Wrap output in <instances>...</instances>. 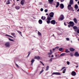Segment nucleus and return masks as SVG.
<instances>
[{"mask_svg":"<svg viewBox=\"0 0 79 79\" xmlns=\"http://www.w3.org/2000/svg\"><path fill=\"white\" fill-rule=\"evenodd\" d=\"M42 4V2H40L39 3V5H41Z\"/></svg>","mask_w":79,"mask_h":79,"instance_id":"c03bdc74","label":"nucleus"},{"mask_svg":"<svg viewBox=\"0 0 79 79\" xmlns=\"http://www.w3.org/2000/svg\"><path fill=\"white\" fill-rule=\"evenodd\" d=\"M43 65V66H44V64H43V63H42Z\"/></svg>","mask_w":79,"mask_h":79,"instance_id":"052dcab7","label":"nucleus"},{"mask_svg":"<svg viewBox=\"0 0 79 79\" xmlns=\"http://www.w3.org/2000/svg\"><path fill=\"white\" fill-rule=\"evenodd\" d=\"M64 19V16L63 15H61L60 17L58 19L59 21H62Z\"/></svg>","mask_w":79,"mask_h":79,"instance_id":"7ed1b4c3","label":"nucleus"},{"mask_svg":"<svg viewBox=\"0 0 79 79\" xmlns=\"http://www.w3.org/2000/svg\"><path fill=\"white\" fill-rule=\"evenodd\" d=\"M77 11H79V9L77 10Z\"/></svg>","mask_w":79,"mask_h":79,"instance_id":"4d7b16f0","label":"nucleus"},{"mask_svg":"<svg viewBox=\"0 0 79 79\" xmlns=\"http://www.w3.org/2000/svg\"><path fill=\"white\" fill-rule=\"evenodd\" d=\"M57 56V55H56V57Z\"/></svg>","mask_w":79,"mask_h":79,"instance_id":"69168bd1","label":"nucleus"},{"mask_svg":"<svg viewBox=\"0 0 79 79\" xmlns=\"http://www.w3.org/2000/svg\"><path fill=\"white\" fill-rule=\"evenodd\" d=\"M43 72H44V69H43L40 72V74H42V73H43Z\"/></svg>","mask_w":79,"mask_h":79,"instance_id":"b1692460","label":"nucleus"},{"mask_svg":"<svg viewBox=\"0 0 79 79\" xmlns=\"http://www.w3.org/2000/svg\"><path fill=\"white\" fill-rule=\"evenodd\" d=\"M6 36H8V37H10V35H6Z\"/></svg>","mask_w":79,"mask_h":79,"instance_id":"de8ad7c7","label":"nucleus"},{"mask_svg":"<svg viewBox=\"0 0 79 79\" xmlns=\"http://www.w3.org/2000/svg\"><path fill=\"white\" fill-rule=\"evenodd\" d=\"M19 33L20 34H21V32H19Z\"/></svg>","mask_w":79,"mask_h":79,"instance_id":"bf43d9fd","label":"nucleus"},{"mask_svg":"<svg viewBox=\"0 0 79 79\" xmlns=\"http://www.w3.org/2000/svg\"><path fill=\"white\" fill-rule=\"evenodd\" d=\"M78 65L76 66V68H78Z\"/></svg>","mask_w":79,"mask_h":79,"instance_id":"13d9d810","label":"nucleus"},{"mask_svg":"<svg viewBox=\"0 0 79 79\" xmlns=\"http://www.w3.org/2000/svg\"><path fill=\"white\" fill-rule=\"evenodd\" d=\"M40 58L39 56H35V59H37V60H39Z\"/></svg>","mask_w":79,"mask_h":79,"instance_id":"4468645a","label":"nucleus"},{"mask_svg":"<svg viewBox=\"0 0 79 79\" xmlns=\"http://www.w3.org/2000/svg\"><path fill=\"white\" fill-rule=\"evenodd\" d=\"M66 39L67 41H69V39L68 38H66Z\"/></svg>","mask_w":79,"mask_h":79,"instance_id":"c9c22d12","label":"nucleus"},{"mask_svg":"<svg viewBox=\"0 0 79 79\" xmlns=\"http://www.w3.org/2000/svg\"><path fill=\"white\" fill-rule=\"evenodd\" d=\"M41 19L43 20H44L46 19V17L44 16H43L41 17Z\"/></svg>","mask_w":79,"mask_h":79,"instance_id":"6ab92c4d","label":"nucleus"},{"mask_svg":"<svg viewBox=\"0 0 79 79\" xmlns=\"http://www.w3.org/2000/svg\"><path fill=\"white\" fill-rule=\"evenodd\" d=\"M47 24H50V20H48L47 21Z\"/></svg>","mask_w":79,"mask_h":79,"instance_id":"bb28decb","label":"nucleus"},{"mask_svg":"<svg viewBox=\"0 0 79 79\" xmlns=\"http://www.w3.org/2000/svg\"><path fill=\"white\" fill-rule=\"evenodd\" d=\"M61 75V73L59 72H54L52 74V75Z\"/></svg>","mask_w":79,"mask_h":79,"instance_id":"20e7f679","label":"nucleus"},{"mask_svg":"<svg viewBox=\"0 0 79 79\" xmlns=\"http://www.w3.org/2000/svg\"><path fill=\"white\" fill-rule=\"evenodd\" d=\"M49 15L50 16V17L51 18H53V16H54V13L53 12H51L49 14Z\"/></svg>","mask_w":79,"mask_h":79,"instance_id":"39448f33","label":"nucleus"},{"mask_svg":"<svg viewBox=\"0 0 79 79\" xmlns=\"http://www.w3.org/2000/svg\"><path fill=\"white\" fill-rule=\"evenodd\" d=\"M78 4H79V1H78Z\"/></svg>","mask_w":79,"mask_h":79,"instance_id":"0e129e2a","label":"nucleus"},{"mask_svg":"<svg viewBox=\"0 0 79 79\" xmlns=\"http://www.w3.org/2000/svg\"><path fill=\"white\" fill-rule=\"evenodd\" d=\"M48 54L49 55H51V54H52V52H48Z\"/></svg>","mask_w":79,"mask_h":79,"instance_id":"a19ab883","label":"nucleus"},{"mask_svg":"<svg viewBox=\"0 0 79 79\" xmlns=\"http://www.w3.org/2000/svg\"><path fill=\"white\" fill-rule=\"evenodd\" d=\"M29 55H30V53H29V54H28V56Z\"/></svg>","mask_w":79,"mask_h":79,"instance_id":"774afa93","label":"nucleus"},{"mask_svg":"<svg viewBox=\"0 0 79 79\" xmlns=\"http://www.w3.org/2000/svg\"><path fill=\"white\" fill-rule=\"evenodd\" d=\"M56 48H53V51H54V50H56Z\"/></svg>","mask_w":79,"mask_h":79,"instance_id":"09e8293b","label":"nucleus"},{"mask_svg":"<svg viewBox=\"0 0 79 79\" xmlns=\"http://www.w3.org/2000/svg\"><path fill=\"white\" fill-rule=\"evenodd\" d=\"M48 2L50 4H52V3H53V0H48Z\"/></svg>","mask_w":79,"mask_h":79,"instance_id":"9d476101","label":"nucleus"},{"mask_svg":"<svg viewBox=\"0 0 79 79\" xmlns=\"http://www.w3.org/2000/svg\"><path fill=\"white\" fill-rule=\"evenodd\" d=\"M75 56H79V54L77 52H76L75 53Z\"/></svg>","mask_w":79,"mask_h":79,"instance_id":"f8f14e48","label":"nucleus"},{"mask_svg":"<svg viewBox=\"0 0 79 79\" xmlns=\"http://www.w3.org/2000/svg\"><path fill=\"white\" fill-rule=\"evenodd\" d=\"M40 63H42H42H43L42 62V61H40Z\"/></svg>","mask_w":79,"mask_h":79,"instance_id":"680f3d73","label":"nucleus"},{"mask_svg":"<svg viewBox=\"0 0 79 79\" xmlns=\"http://www.w3.org/2000/svg\"><path fill=\"white\" fill-rule=\"evenodd\" d=\"M5 46L6 47L9 48L10 47V44L9 42H7L5 43Z\"/></svg>","mask_w":79,"mask_h":79,"instance_id":"f03ea898","label":"nucleus"},{"mask_svg":"<svg viewBox=\"0 0 79 79\" xmlns=\"http://www.w3.org/2000/svg\"><path fill=\"white\" fill-rule=\"evenodd\" d=\"M66 69H65L63 71V73H65V72H66Z\"/></svg>","mask_w":79,"mask_h":79,"instance_id":"c85d7f7f","label":"nucleus"},{"mask_svg":"<svg viewBox=\"0 0 79 79\" xmlns=\"http://www.w3.org/2000/svg\"><path fill=\"white\" fill-rule=\"evenodd\" d=\"M70 51L71 52H73V51H74L75 50L73 48H71L70 49Z\"/></svg>","mask_w":79,"mask_h":79,"instance_id":"4be33fe9","label":"nucleus"},{"mask_svg":"<svg viewBox=\"0 0 79 79\" xmlns=\"http://www.w3.org/2000/svg\"><path fill=\"white\" fill-rule=\"evenodd\" d=\"M46 15H47V16H48V14H46Z\"/></svg>","mask_w":79,"mask_h":79,"instance_id":"864d4df0","label":"nucleus"},{"mask_svg":"<svg viewBox=\"0 0 79 79\" xmlns=\"http://www.w3.org/2000/svg\"><path fill=\"white\" fill-rule=\"evenodd\" d=\"M60 7L61 9H63L64 8V5L62 4H61L60 5Z\"/></svg>","mask_w":79,"mask_h":79,"instance_id":"9b49d317","label":"nucleus"},{"mask_svg":"<svg viewBox=\"0 0 79 79\" xmlns=\"http://www.w3.org/2000/svg\"><path fill=\"white\" fill-rule=\"evenodd\" d=\"M60 2H64V0H60Z\"/></svg>","mask_w":79,"mask_h":79,"instance_id":"a18cd8bd","label":"nucleus"},{"mask_svg":"<svg viewBox=\"0 0 79 79\" xmlns=\"http://www.w3.org/2000/svg\"><path fill=\"white\" fill-rule=\"evenodd\" d=\"M67 64H68V65H69V64H70V62H69V61H67L66 62Z\"/></svg>","mask_w":79,"mask_h":79,"instance_id":"2f4dec72","label":"nucleus"},{"mask_svg":"<svg viewBox=\"0 0 79 79\" xmlns=\"http://www.w3.org/2000/svg\"><path fill=\"white\" fill-rule=\"evenodd\" d=\"M65 52H66V53H69L70 52L69 51H68V49H66L65 51Z\"/></svg>","mask_w":79,"mask_h":79,"instance_id":"cd10ccee","label":"nucleus"},{"mask_svg":"<svg viewBox=\"0 0 79 79\" xmlns=\"http://www.w3.org/2000/svg\"><path fill=\"white\" fill-rule=\"evenodd\" d=\"M25 2V0H22L21 1L20 3H21V5H24V3Z\"/></svg>","mask_w":79,"mask_h":79,"instance_id":"1a4fd4ad","label":"nucleus"},{"mask_svg":"<svg viewBox=\"0 0 79 79\" xmlns=\"http://www.w3.org/2000/svg\"><path fill=\"white\" fill-rule=\"evenodd\" d=\"M70 56H73V53H70Z\"/></svg>","mask_w":79,"mask_h":79,"instance_id":"79ce46f5","label":"nucleus"},{"mask_svg":"<svg viewBox=\"0 0 79 79\" xmlns=\"http://www.w3.org/2000/svg\"><path fill=\"white\" fill-rule=\"evenodd\" d=\"M74 7L76 10H77V9H78V6H77V5L76 4L75 5Z\"/></svg>","mask_w":79,"mask_h":79,"instance_id":"f3484780","label":"nucleus"},{"mask_svg":"<svg viewBox=\"0 0 79 79\" xmlns=\"http://www.w3.org/2000/svg\"><path fill=\"white\" fill-rule=\"evenodd\" d=\"M9 37H11V38H13V37L12 36H10Z\"/></svg>","mask_w":79,"mask_h":79,"instance_id":"5fc2aeb1","label":"nucleus"},{"mask_svg":"<svg viewBox=\"0 0 79 79\" xmlns=\"http://www.w3.org/2000/svg\"><path fill=\"white\" fill-rule=\"evenodd\" d=\"M77 33H78V34H79V30L78 29L77 30Z\"/></svg>","mask_w":79,"mask_h":79,"instance_id":"49530a36","label":"nucleus"},{"mask_svg":"<svg viewBox=\"0 0 79 79\" xmlns=\"http://www.w3.org/2000/svg\"><path fill=\"white\" fill-rule=\"evenodd\" d=\"M38 33L39 35H40V36L42 35V34H41V33H40V32L38 31Z\"/></svg>","mask_w":79,"mask_h":79,"instance_id":"7c9ffc66","label":"nucleus"},{"mask_svg":"<svg viewBox=\"0 0 79 79\" xmlns=\"http://www.w3.org/2000/svg\"><path fill=\"white\" fill-rule=\"evenodd\" d=\"M69 3L70 5H73V0H70Z\"/></svg>","mask_w":79,"mask_h":79,"instance_id":"a211bd4d","label":"nucleus"},{"mask_svg":"<svg viewBox=\"0 0 79 79\" xmlns=\"http://www.w3.org/2000/svg\"><path fill=\"white\" fill-rule=\"evenodd\" d=\"M11 35H15V33H12Z\"/></svg>","mask_w":79,"mask_h":79,"instance_id":"3c124183","label":"nucleus"},{"mask_svg":"<svg viewBox=\"0 0 79 79\" xmlns=\"http://www.w3.org/2000/svg\"><path fill=\"white\" fill-rule=\"evenodd\" d=\"M47 19H48V20L50 21V20H51L52 19V17H49V16H48Z\"/></svg>","mask_w":79,"mask_h":79,"instance_id":"2eb2a0df","label":"nucleus"},{"mask_svg":"<svg viewBox=\"0 0 79 79\" xmlns=\"http://www.w3.org/2000/svg\"><path fill=\"white\" fill-rule=\"evenodd\" d=\"M44 11H45V13L47 12L48 11V10H47V9H45V10H44Z\"/></svg>","mask_w":79,"mask_h":79,"instance_id":"e433bc0d","label":"nucleus"},{"mask_svg":"<svg viewBox=\"0 0 79 79\" xmlns=\"http://www.w3.org/2000/svg\"><path fill=\"white\" fill-rule=\"evenodd\" d=\"M73 28L75 30H76V29H77V27L76 26L73 27Z\"/></svg>","mask_w":79,"mask_h":79,"instance_id":"a878e982","label":"nucleus"},{"mask_svg":"<svg viewBox=\"0 0 79 79\" xmlns=\"http://www.w3.org/2000/svg\"><path fill=\"white\" fill-rule=\"evenodd\" d=\"M51 24H53L54 25L55 23H56V21L54 20H52L51 21Z\"/></svg>","mask_w":79,"mask_h":79,"instance_id":"0eeeda50","label":"nucleus"},{"mask_svg":"<svg viewBox=\"0 0 79 79\" xmlns=\"http://www.w3.org/2000/svg\"><path fill=\"white\" fill-rule=\"evenodd\" d=\"M62 50H63V48H59V51H61Z\"/></svg>","mask_w":79,"mask_h":79,"instance_id":"72a5a7b5","label":"nucleus"},{"mask_svg":"<svg viewBox=\"0 0 79 79\" xmlns=\"http://www.w3.org/2000/svg\"><path fill=\"white\" fill-rule=\"evenodd\" d=\"M66 68L65 67H63L61 69V71L63 70V69H64V68Z\"/></svg>","mask_w":79,"mask_h":79,"instance_id":"4c0bfd02","label":"nucleus"},{"mask_svg":"<svg viewBox=\"0 0 79 79\" xmlns=\"http://www.w3.org/2000/svg\"><path fill=\"white\" fill-rule=\"evenodd\" d=\"M50 51L51 53H52V50H50Z\"/></svg>","mask_w":79,"mask_h":79,"instance_id":"8fccbe9b","label":"nucleus"},{"mask_svg":"<svg viewBox=\"0 0 79 79\" xmlns=\"http://www.w3.org/2000/svg\"><path fill=\"white\" fill-rule=\"evenodd\" d=\"M39 24H42V20L41 19H40L39 20Z\"/></svg>","mask_w":79,"mask_h":79,"instance_id":"dca6fc26","label":"nucleus"},{"mask_svg":"<svg viewBox=\"0 0 79 79\" xmlns=\"http://www.w3.org/2000/svg\"><path fill=\"white\" fill-rule=\"evenodd\" d=\"M16 10H19V9L20 8V7L19 6H16L15 7Z\"/></svg>","mask_w":79,"mask_h":79,"instance_id":"412c9836","label":"nucleus"},{"mask_svg":"<svg viewBox=\"0 0 79 79\" xmlns=\"http://www.w3.org/2000/svg\"><path fill=\"white\" fill-rule=\"evenodd\" d=\"M51 57H53V55H52L51 56Z\"/></svg>","mask_w":79,"mask_h":79,"instance_id":"6e6d98bb","label":"nucleus"},{"mask_svg":"<svg viewBox=\"0 0 79 79\" xmlns=\"http://www.w3.org/2000/svg\"><path fill=\"white\" fill-rule=\"evenodd\" d=\"M64 25L65 26H66V23H64Z\"/></svg>","mask_w":79,"mask_h":79,"instance_id":"603ef678","label":"nucleus"},{"mask_svg":"<svg viewBox=\"0 0 79 79\" xmlns=\"http://www.w3.org/2000/svg\"><path fill=\"white\" fill-rule=\"evenodd\" d=\"M74 22L75 23H77V19H74Z\"/></svg>","mask_w":79,"mask_h":79,"instance_id":"c756f323","label":"nucleus"},{"mask_svg":"<svg viewBox=\"0 0 79 79\" xmlns=\"http://www.w3.org/2000/svg\"><path fill=\"white\" fill-rule=\"evenodd\" d=\"M46 71H48V70L49 69V66H48L46 67Z\"/></svg>","mask_w":79,"mask_h":79,"instance_id":"393cba45","label":"nucleus"},{"mask_svg":"<svg viewBox=\"0 0 79 79\" xmlns=\"http://www.w3.org/2000/svg\"><path fill=\"white\" fill-rule=\"evenodd\" d=\"M71 75L72 76H76V72L74 71H72L71 73Z\"/></svg>","mask_w":79,"mask_h":79,"instance_id":"423d86ee","label":"nucleus"},{"mask_svg":"<svg viewBox=\"0 0 79 79\" xmlns=\"http://www.w3.org/2000/svg\"><path fill=\"white\" fill-rule=\"evenodd\" d=\"M34 61H35V60H34V59H32L31 61V63H33L34 62Z\"/></svg>","mask_w":79,"mask_h":79,"instance_id":"f704fd0d","label":"nucleus"},{"mask_svg":"<svg viewBox=\"0 0 79 79\" xmlns=\"http://www.w3.org/2000/svg\"><path fill=\"white\" fill-rule=\"evenodd\" d=\"M69 23L70 25H68V26L69 27H70L71 26L73 27V26H74V23L73 22L70 21L69 22Z\"/></svg>","mask_w":79,"mask_h":79,"instance_id":"f257e3e1","label":"nucleus"},{"mask_svg":"<svg viewBox=\"0 0 79 79\" xmlns=\"http://www.w3.org/2000/svg\"><path fill=\"white\" fill-rule=\"evenodd\" d=\"M33 63H31V65H33Z\"/></svg>","mask_w":79,"mask_h":79,"instance_id":"e2e57ef3","label":"nucleus"},{"mask_svg":"<svg viewBox=\"0 0 79 79\" xmlns=\"http://www.w3.org/2000/svg\"><path fill=\"white\" fill-rule=\"evenodd\" d=\"M56 49H58V48H59V47L58 46H57L55 48Z\"/></svg>","mask_w":79,"mask_h":79,"instance_id":"37998d69","label":"nucleus"},{"mask_svg":"<svg viewBox=\"0 0 79 79\" xmlns=\"http://www.w3.org/2000/svg\"><path fill=\"white\" fill-rule=\"evenodd\" d=\"M43 10H44V9H43V8H41L40 9L41 11H43Z\"/></svg>","mask_w":79,"mask_h":79,"instance_id":"ea45409f","label":"nucleus"},{"mask_svg":"<svg viewBox=\"0 0 79 79\" xmlns=\"http://www.w3.org/2000/svg\"><path fill=\"white\" fill-rule=\"evenodd\" d=\"M49 61H50V62H52V58H51L50 60H49Z\"/></svg>","mask_w":79,"mask_h":79,"instance_id":"58836bf2","label":"nucleus"},{"mask_svg":"<svg viewBox=\"0 0 79 79\" xmlns=\"http://www.w3.org/2000/svg\"><path fill=\"white\" fill-rule=\"evenodd\" d=\"M68 8L69 10H72L73 9V7H71V4H69L68 6Z\"/></svg>","mask_w":79,"mask_h":79,"instance_id":"6e6552de","label":"nucleus"},{"mask_svg":"<svg viewBox=\"0 0 79 79\" xmlns=\"http://www.w3.org/2000/svg\"><path fill=\"white\" fill-rule=\"evenodd\" d=\"M6 5H9V4H10V0H7L6 1Z\"/></svg>","mask_w":79,"mask_h":79,"instance_id":"ddd939ff","label":"nucleus"},{"mask_svg":"<svg viewBox=\"0 0 79 79\" xmlns=\"http://www.w3.org/2000/svg\"><path fill=\"white\" fill-rule=\"evenodd\" d=\"M19 0H17V1L18 2L19 1Z\"/></svg>","mask_w":79,"mask_h":79,"instance_id":"338daca9","label":"nucleus"},{"mask_svg":"<svg viewBox=\"0 0 79 79\" xmlns=\"http://www.w3.org/2000/svg\"><path fill=\"white\" fill-rule=\"evenodd\" d=\"M9 40H10V41H12V42H14V40H13L11 39L10 38H9Z\"/></svg>","mask_w":79,"mask_h":79,"instance_id":"473e14b6","label":"nucleus"},{"mask_svg":"<svg viewBox=\"0 0 79 79\" xmlns=\"http://www.w3.org/2000/svg\"><path fill=\"white\" fill-rule=\"evenodd\" d=\"M60 5V3L59 2H58L57 3V4L56 5V8H58V6Z\"/></svg>","mask_w":79,"mask_h":79,"instance_id":"aec40b11","label":"nucleus"},{"mask_svg":"<svg viewBox=\"0 0 79 79\" xmlns=\"http://www.w3.org/2000/svg\"><path fill=\"white\" fill-rule=\"evenodd\" d=\"M65 55V53H63L61 54L60 56V57L62 56H64Z\"/></svg>","mask_w":79,"mask_h":79,"instance_id":"5701e85b","label":"nucleus"}]
</instances>
